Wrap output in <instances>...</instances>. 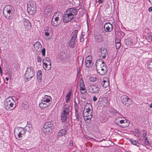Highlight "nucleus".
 I'll list each match as a JSON object with an SVG mask.
<instances>
[{
    "label": "nucleus",
    "mask_w": 152,
    "mask_h": 152,
    "mask_svg": "<svg viewBox=\"0 0 152 152\" xmlns=\"http://www.w3.org/2000/svg\"><path fill=\"white\" fill-rule=\"evenodd\" d=\"M96 71L101 75H104L107 72L108 69L105 63L102 60L99 59L96 62Z\"/></svg>",
    "instance_id": "f257e3e1"
},
{
    "label": "nucleus",
    "mask_w": 152,
    "mask_h": 152,
    "mask_svg": "<svg viewBox=\"0 0 152 152\" xmlns=\"http://www.w3.org/2000/svg\"><path fill=\"white\" fill-rule=\"evenodd\" d=\"M4 105L6 110H12L15 107V102L12 97H9L4 100Z\"/></svg>",
    "instance_id": "f03ea898"
},
{
    "label": "nucleus",
    "mask_w": 152,
    "mask_h": 152,
    "mask_svg": "<svg viewBox=\"0 0 152 152\" xmlns=\"http://www.w3.org/2000/svg\"><path fill=\"white\" fill-rule=\"evenodd\" d=\"M52 98L49 96L45 95L41 100L39 106L41 108H45L49 106L51 102Z\"/></svg>",
    "instance_id": "7ed1b4c3"
},
{
    "label": "nucleus",
    "mask_w": 152,
    "mask_h": 152,
    "mask_svg": "<svg viewBox=\"0 0 152 152\" xmlns=\"http://www.w3.org/2000/svg\"><path fill=\"white\" fill-rule=\"evenodd\" d=\"M35 73V71L32 67H28L24 74V78L26 81L30 80L34 76Z\"/></svg>",
    "instance_id": "20e7f679"
},
{
    "label": "nucleus",
    "mask_w": 152,
    "mask_h": 152,
    "mask_svg": "<svg viewBox=\"0 0 152 152\" xmlns=\"http://www.w3.org/2000/svg\"><path fill=\"white\" fill-rule=\"evenodd\" d=\"M27 11L30 15H33L36 12L37 6L36 3L33 1H29L27 4Z\"/></svg>",
    "instance_id": "39448f33"
},
{
    "label": "nucleus",
    "mask_w": 152,
    "mask_h": 152,
    "mask_svg": "<svg viewBox=\"0 0 152 152\" xmlns=\"http://www.w3.org/2000/svg\"><path fill=\"white\" fill-rule=\"evenodd\" d=\"M78 31L75 30L73 31L71 34V38L68 43V46L70 48H74L76 44L75 40L77 37Z\"/></svg>",
    "instance_id": "423d86ee"
},
{
    "label": "nucleus",
    "mask_w": 152,
    "mask_h": 152,
    "mask_svg": "<svg viewBox=\"0 0 152 152\" xmlns=\"http://www.w3.org/2000/svg\"><path fill=\"white\" fill-rule=\"evenodd\" d=\"M126 120L125 118L120 117L116 118L114 121L115 124L122 128H124L128 126V125L126 124Z\"/></svg>",
    "instance_id": "0eeeda50"
},
{
    "label": "nucleus",
    "mask_w": 152,
    "mask_h": 152,
    "mask_svg": "<svg viewBox=\"0 0 152 152\" xmlns=\"http://www.w3.org/2000/svg\"><path fill=\"white\" fill-rule=\"evenodd\" d=\"M69 111V107H64L61 116V119L62 122H65L66 120Z\"/></svg>",
    "instance_id": "6e6552de"
},
{
    "label": "nucleus",
    "mask_w": 152,
    "mask_h": 152,
    "mask_svg": "<svg viewBox=\"0 0 152 152\" xmlns=\"http://www.w3.org/2000/svg\"><path fill=\"white\" fill-rule=\"evenodd\" d=\"M62 19L61 15H58L56 16L54 14L52 19L51 24L53 26H56L61 23Z\"/></svg>",
    "instance_id": "1a4fd4ad"
},
{
    "label": "nucleus",
    "mask_w": 152,
    "mask_h": 152,
    "mask_svg": "<svg viewBox=\"0 0 152 152\" xmlns=\"http://www.w3.org/2000/svg\"><path fill=\"white\" fill-rule=\"evenodd\" d=\"M62 19L64 23H67L74 19L73 17L70 15L67 11L66 10L64 12Z\"/></svg>",
    "instance_id": "9d476101"
},
{
    "label": "nucleus",
    "mask_w": 152,
    "mask_h": 152,
    "mask_svg": "<svg viewBox=\"0 0 152 152\" xmlns=\"http://www.w3.org/2000/svg\"><path fill=\"white\" fill-rule=\"evenodd\" d=\"M122 102L127 107H129L131 104V100L126 95H123L121 97Z\"/></svg>",
    "instance_id": "9b49d317"
},
{
    "label": "nucleus",
    "mask_w": 152,
    "mask_h": 152,
    "mask_svg": "<svg viewBox=\"0 0 152 152\" xmlns=\"http://www.w3.org/2000/svg\"><path fill=\"white\" fill-rule=\"evenodd\" d=\"M100 86L92 85L88 88L89 91L92 93H96L99 90Z\"/></svg>",
    "instance_id": "f8f14e48"
},
{
    "label": "nucleus",
    "mask_w": 152,
    "mask_h": 152,
    "mask_svg": "<svg viewBox=\"0 0 152 152\" xmlns=\"http://www.w3.org/2000/svg\"><path fill=\"white\" fill-rule=\"evenodd\" d=\"M67 11L70 14L72 15V16L74 18V16L77 15V9L75 8H71L69 9H68Z\"/></svg>",
    "instance_id": "ddd939ff"
},
{
    "label": "nucleus",
    "mask_w": 152,
    "mask_h": 152,
    "mask_svg": "<svg viewBox=\"0 0 152 152\" xmlns=\"http://www.w3.org/2000/svg\"><path fill=\"white\" fill-rule=\"evenodd\" d=\"M100 52L101 55L102 56L103 58H104L106 56H108V51L106 48H102L100 49Z\"/></svg>",
    "instance_id": "4468645a"
},
{
    "label": "nucleus",
    "mask_w": 152,
    "mask_h": 152,
    "mask_svg": "<svg viewBox=\"0 0 152 152\" xmlns=\"http://www.w3.org/2000/svg\"><path fill=\"white\" fill-rule=\"evenodd\" d=\"M104 28L106 32H110L113 29V26L112 24L110 23H106L104 25Z\"/></svg>",
    "instance_id": "2eb2a0df"
},
{
    "label": "nucleus",
    "mask_w": 152,
    "mask_h": 152,
    "mask_svg": "<svg viewBox=\"0 0 152 152\" xmlns=\"http://www.w3.org/2000/svg\"><path fill=\"white\" fill-rule=\"evenodd\" d=\"M83 114L84 119L85 121L90 120L92 117L91 113L85 112L83 111Z\"/></svg>",
    "instance_id": "dca6fc26"
},
{
    "label": "nucleus",
    "mask_w": 152,
    "mask_h": 152,
    "mask_svg": "<svg viewBox=\"0 0 152 152\" xmlns=\"http://www.w3.org/2000/svg\"><path fill=\"white\" fill-rule=\"evenodd\" d=\"M23 24L27 30L31 29V24L28 20H25L23 22Z\"/></svg>",
    "instance_id": "f3484780"
},
{
    "label": "nucleus",
    "mask_w": 152,
    "mask_h": 152,
    "mask_svg": "<svg viewBox=\"0 0 152 152\" xmlns=\"http://www.w3.org/2000/svg\"><path fill=\"white\" fill-rule=\"evenodd\" d=\"M9 11L5 6L4 7L3 10V13L5 17L7 19H9L10 17L11 14L10 13Z\"/></svg>",
    "instance_id": "a211bd4d"
},
{
    "label": "nucleus",
    "mask_w": 152,
    "mask_h": 152,
    "mask_svg": "<svg viewBox=\"0 0 152 152\" xmlns=\"http://www.w3.org/2000/svg\"><path fill=\"white\" fill-rule=\"evenodd\" d=\"M44 125L45 126V128L48 127L52 130L54 128V126L53 123L51 121L46 122L45 124Z\"/></svg>",
    "instance_id": "6ab92c4d"
},
{
    "label": "nucleus",
    "mask_w": 152,
    "mask_h": 152,
    "mask_svg": "<svg viewBox=\"0 0 152 152\" xmlns=\"http://www.w3.org/2000/svg\"><path fill=\"white\" fill-rule=\"evenodd\" d=\"M35 48L34 50L36 51H39L42 48L41 43L38 42H36L33 45Z\"/></svg>",
    "instance_id": "aec40b11"
},
{
    "label": "nucleus",
    "mask_w": 152,
    "mask_h": 152,
    "mask_svg": "<svg viewBox=\"0 0 152 152\" xmlns=\"http://www.w3.org/2000/svg\"><path fill=\"white\" fill-rule=\"evenodd\" d=\"M102 86L104 88H107L109 86V80L108 78H105L104 79L102 83Z\"/></svg>",
    "instance_id": "412c9836"
},
{
    "label": "nucleus",
    "mask_w": 152,
    "mask_h": 152,
    "mask_svg": "<svg viewBox=\"0 0 152 152\" xmlns=\"http://www.w3.org/2000/svg\"><path fill=\"white\" fill-rule=\"evenodd\" d=\"M99 102H100V104L104 107L108 103L107 99V98L99 99Z\"/></svg>",
    "instance_id": "4be33fe9"
},
{
    "label": "nucleus",
    "mask_w": 152,
    "mask_h": 152,
    "mask_svg": "<svg viewBox=\"0 0 152 152\" xmlns=\"http://www.w3.org/2000/svg\"><path fill=\"white\" fill-rule=\"evenodd\" d=\"M43 66L45 70H48L51 68V62H49V63L43 62Z\"/></svg>",
    "instance_id": "5701e85b"
},
{
    "label": "nucleus",
    "mask_w": 152,
    "mask_h": 152,
    "mask_svg": "<svg viewBox=\"0 0 152 152\" xmlns=\"http://www.w3.org/2000/svg\"><path fill=\"white\" fill-rule=\"evenodd\" d=\"M7 7V9L8 10L11 15L13 14L14 13L15 10L14 7L10 5H7L5 6Z\"/></svg>",
    "instance_id": "b1692460"
},
{
    "label": "nucleus",
    "mask_w": 152,
    "mask_h": 152,
    "mask_svg": "<svg viewBox=\"0 0 152 152\" xmlns=\"http://www.w3.org/2000/svg\"><path fill=\"white\" fill-rule=\"evenodd\" d=\"M66 131L65 130L62 129L60 130L58 132L57 137L59 138L60 137H61L66 134Z\"/></svg>",
    "instance_id": "393cba45"
},
{
    "label": "nucleus",
    "mask_w": 152,
    "mask_h": 152,
    "mask_svg": "<svg viewBox=\"0 0 152 152\" xmlns=\"http://www.w3.org/2000/svg\"><path fill=\"white\" fill-rule=\"evenodd\" d=\"M92 107V105L90 104H87L85 107L84 111L85 112L90 113L91 108Z\"/></svg>",
    "instance_id": "a878e982"
},
{
    "label": "nucleus",
    "mask_w": 152,
    "mask_h": 152,
    "mask_svg": "<svg viewBox=\"0 0 152 152\" xmlns=\"http://www.w3.org/2000/svg\"><path fill=\"white\" fill-rule=\"evenodd\" d=\"M16 130V131L18 130V132L21 133V134L23 135L25 133L26 131L24 128H22L21 127H17Z\"/></svg>",
    "instance_id": "bb28decb"
},
{
    "label": "nucleus",
    "mask_w": 152,
    "mask_h": 152,
    "mask_svg": "<svg viewBox=\"0 0 152 152\" xmlns=\"http://www.w3.org/2000/svg\"><path fill=\"white\" fill-rule=\"evenodd\" d=\"M80 91H84L85 90V87L83 80L80 81Z\"/></svg>",
    "instance_id": "cd10ccee"
},
{
    "label": "nucleus",
    "mask_w": 152,
    "mask_h": 152,
    "mask_svg": "<svg viewBox=\"0 0 152 152\" xmlns=\"http://www.w3.org/2000/svg\"><path fill=\"white\" fill-rule=\"evenodd\" d=\"M125 42L127 45H133V40L130 38H128L125 40Z\"/></svg>",
    "instance_id": "c85d7f7f"
},
{
    "label": "nucleus",
    "mask_w": 152,
    "mask_h": 152,
    "mask_svg": "<svg viewBox=\"0 0 152 152\" xmlns=\"http://www.w3.org/2000/svg\"><path fill=\"white\" fill-rule=\"evenodd\" d=\"M22 107L25 110L28 109L29 107L28 102L26 101H23L22 104Z\"/></svg>",
    "instance_id": "c756f323"
},
{
    "label": "nucleus",
    "mask_w": 152,
    "mask_h": 152,
    "mask_svg": "<svg viewBox=\"0 0 152 152\" xmlns=\"http://www.w3.org/2000/svg\"><path fill=\"white\" fill-rule=\"evenodd\" d=\"M75 115L76 117V120L77 121H79L81 119V117H79V115L78 112V110L77 109V107H75Z\"/></svg>",
    "instance_id": "7c9ffc66"
},
{
    "label": "nucleus",
    "mask_w": 152,
    "mask_h": 152,
    "mask_svg": "<svg viewBox=\"0 0 152 152\" xmlns=\"http://www.w3.org/2000/svg\"><path fill=\"white\" fill-rule=\"evenodd\" d=\"M42 77V72L41 70H39L37 72V78L38 80H41Z\"/></svg>",
    "instance_id": "2f4dec72"
},
{
    "label": "nucleus",
    "mask_w": 152,
    "mask_h": 152,
    "mask_svg": "<svg viewBox=\"0 0 152 152\" xmlns=\"http://www.w3.org/2000/svg\"><path fill=\"white\" fill-rule=\"evenodd\" d=\"M86 64V67L90 68L93 65V63L92 62V61H85Z\"/></svg>",
    "instance_id": "473e14b6"
},
{
    "label": "nucleus",
    "mask_w": 152,
    "mask_h": 152,
    "mask_svg": "<svg viewBox=\"0 0 152 152\" xmlns=\"http://www.w3.org/2000/svg\"><path fill=\"white\" fill-rule=\"evenodd\" d=\"M24 128L26 131L29 132L32 129V126L31 124H28Z\"/></svg>",
    "instance_id": "72a5a7b5"
},
{
    "label": "nucleus",
    "mask_w": 152,
    "mask_h": 152,
    "mask_svg": "<svg viewBox=\"0 0 152 152\" xmlns=\"http://www.w3.org/2000/svg\"><path fill=\"white\" fill-rule=\"evenodd\" d=\"M52 8L51 6H47L46 9H45V12H47L49 13L50 15L52 13Z\"/></svg>",
    "instance_id": "f704fd0d"
},
{
    "label": "nucleus",
    "mask_w": 152,
    "mask_h": 152,
    "mask_svg": "<svg viewBox=\"0 0 152 152\" xmlns=\"http://www.w3.org/2000/svg\"><path fill=\"white\" fill-rule=\"evenodd\" d=\"M86 33L84 32H82L81 33V35L80 37V42H82L84 41V38Z\"/></svg>",
    "instance_id": "c9c22d12"
},
{
    "label": "nucleus",
    "mask_w": 152,
    "mask_h": 152,
    "mask_svg": "<svg viewBox=\"0 0 152 152\" xmlns=\"http://www.w3.org/2000/svg\"><path fill=\"white\" fill-rule=\"evenodd\" d=\"M99 119L101 122H103L105 121L107 119V118L105 115H101Z\"/></svg>",
    "instance_id": "e433bc0d"
},
{
    "label": "nucleus",
    "mask_w": 152,
    "mask_h": 152,
    "mask_svg": "<svg viewBox=\"0 0 152 152\" xmlns=\"http://www.w3.org/2000/svg\"><path fill=\"white\" fill-rule=\"evenodd\" d=\"M45 126L44 125L43 128L42 129V132L44 133H48L50 132L51 130H52L48 127L45 128Z\"/></svg>",
    "instance_id": "4c0bfd02"
},
{
    "label": "nucleus",
    "mask_w": 152,
    "mask_h": 152,
    "mask_svg": "<svg viewBox=\"0 0 152 152\" xmlns=\"http://www.w3.org/2000/svg\"><path fill=\"white\" fill-rule=\"evenodd\" d=\"M15 134L18 135V139H19V140H21V138L22 137V134H21V133H20L19 132H18V130L16 131H16H15Z\"/></svg>",
    "instance_id": "58836bf2"
},
{
    "label": "nucleus",
    "mask_w": 152,
    "mask_h": 152,
    "mask_svg": "<svg viewBox=\"0 0 152 152\" xmlns=\"http://www.w3.org/2000/svg\"><path fill=\"white\" fill-rule=\"evenodd\" d=\"M96 38L99 42H101L103 41V38L100 34H98L97 35Z\"/></svg>",
    "instance_id": "ea45409f"
},
{
    "label": "nucleus",
    "mask_w": 152,
    "mask_h": 152,
    "mask_svg": "<svg viewBox=\"0 0 152 152\" xmlns=\"http://www.w3.org/2000/svg\"><path fill=\"white\" fill-rule=\"evenodd\" d=\"M130 141L133 145H136L137 146H139L140 145L139 143H137L136 140H134L132 139H131L130 140Z\"/></svg>",
    "instance_id": "a19ab883"
},
{
    "label": "nucleus",
    "mask_w": 152,
    "mask_h": 152,
    "mask_svg": "<svg viewBox=\"0 0 152 152\" xmlns=\"http://www.w3.org/2000/svg\"><path fill=\"white\" fill-rule=\"evenodd\" d=\"M92 56H91L89 55L87 56L86 58V59L85 60V61H92Z\"/></svg>",
    "instance_id": "79ce46f5"
},
{
    "label": "nucleus",
    "mask_w": 152,
    "mask_h": 152,
    "mask_svg": "<svg viewBox=\"0 0 152 152\" xmlns=\"http://www.w3.org/2000/svg\"><path fill=\"white\" fill-rule=\"evenodd\" d=\"M115 47L117 49H118L121 46V44L120 42H117V41L115 42Z\"/></svg>",
    "instance_id": "37998d69"
},
{
    "label": "nucleus",
    "mask_w": 152,
    "mask_h": 152,
    "mask_svg": "<svg viewBox=\"0 0 152 152\" xmlns=\"http://www.w3.org/2000/svg\"><path fill=\"white\" fill-rule=\"evenodd\" d=\"M43 61L47 62V63H49V62H51L50 58L47 57H45L43 59Z\"/></svg>",
    "instance_id": "c03bdc74"
},
{
    "label": "nucleus",
    "mask_w": 152,
    "mask_h": 152,
    "mask_svg": "<svg viewBox=\"0 0 152 152\" xmlns=\"http://www.w3.org/2000/svg\"><path fill=\"white\" fill-rule=\"evenodd\" d=\"M145 139V144L146 145H148L149 144V142L148 141V140L147 138V137H145V138H144Z\"/></svg>",
    "instance_id": "a18cd8bd"
},
{
    "label": "nucleus",
    "mask_w": 152,
    "mask_h": 152,
    "mask_svg": "<svg viewBox=\"0 0 152 152\" xmlns=\"http://www.w3.org/2000/svg\"><path fill=\"white\" fill-rule=\"evenodd\" d=\"M148 67L149 69H152V60L149 62Z\"/></svg>",
    "instance_id": "49530a36"
},
{
    "label": "nucleus",
    "mask_w": 152,
    "mask_h": 152,
    "mask_svg": "<svg viewBox=\"0 0 152 152\" xmlns=\"http://www.w3.org/2000/svg\"><path fill=\"white\" fill-rule=\"evenodd\" d=\"M44 32H51V31L49 30V28L48 27H46L44 28Z\"/></svg>",
    "instance_id": "de8ad7c7"
},
{
    "label": "nucleus",
    "mask_w": 152,
    "mask_h": 152,
    "mask_svg": "<svg viewBox=\"0 0 152 152\" xmlns=\"http://www.w3.org/2000/svg\"><path fill=\"white\" fill-rule=\"evenodd\" d=\"M90 80L92 82H94L96 80V79L95 77H91L90 78Z\"/></svg>",
    "instance_id": "09e8293b"
},
{
    "label": "nucleus",
    "mask_w": 152,
    "mask_h": 152,
    "mask_svg": "<svg viewBox=\"0 0 152 152\" xmlns=\"http://www.w3.org/2000/svg\"><path fill=\"white\" fill-rule=\"evenodd\" d=\"M42 55L43 56H45V49L44 48H43L42 50Z\"/></svg>",
    "instance_id": "8fccbe9b"
},
{
    "label": "nucleus",
    "mask_w": 152,
    "mask_h": 152,
    "mask_svg": "<svg viewBox=\"0 0 152 152\" xmlns=\"http://www.w3.org/2000/svg\"><path fill=\"white\" fill-rule=\"evenodd\" d=\"M37 60L38 62H41L42 61V59L41 57L39 56H37Z\"/></svg>",
    "instance_id": "3c124183"
},
{
    "label": "nucleus",
    "mask_w": 152,
    "mask_h": 152,
    "mask_svg": "<svg viewBox=\"0 0 152 152\" xmlns=\"http://www.w3.org/2000/svg\"><path fill=\"white\" fill-rule=\"evenodd\" d=\"M64 56L63 55H61V54L59 56V58L61 60H62L64 59Z\"/></svg>",
    "instance_id": "603ef678"
},
{
    "label": "nucleus",
    "mask_w": 152,
    "mask_h": 152,
    "mask_svg": "<svg viewBox=\"0 0 152 152\" xmlns=\"http://www.w3.org/2000/svg\"><path fill=\"white\" fill-rule=\"evenodd\" d=\"M71 95V91H69L67 93L66 97L70 98Z\"/></svg>",
    "instance_id": "864d4df0"
},
{
    "label": "nucleus",
    "mask_w": 152,
    "mask_h": 152,
    "mask_svg": "<svg viewBox=\"0 0 152 152\" xmlns=\"http://www.w3.org/2000/svg\"><path fill=\"white\" fill-rule=\"evenodd\" d=\"M70 97H66V103L70 101Z\"/></svg>",
    "instance_id": "5fc2aeb1"
},
{
    "label": "nucleus",
    "mask_w": 152,
    "mask_h": 152,
    "mask_svg": "<svg viewBox=\"0 0 152 152\" xmlns=\"http://www.w3.org/2000/svg\"><path fill=\"white\" fill-rule=\"evenodd\" d=\"M143 133L142 134V136L144 137V138H145V137H146V132L145 131L143 130Z\"/></svg>",
    "instance_id": "6e6d98bb"
},
{
    "label": "nucleus",
    "mask_w": 152,
    "mask_h": 152,
    "mask_svg": "<svg viewBox=\"0 0 152 152\" xmlns=\"http://www.w3.org/2000/svg\"><path fill=\"white\" fill-rule=\"evenodd\" d=\"M44 33H45V35L46 36H49L50 35V34L51 33V32H44Z\"/></svg>",
    "instance_id": "4d7b16f0"
},
{
    "label": "nucleus",
    "mask_w": 152,
    "mask_h": 152,
    "mask_svg": "<svg viewBox=\"0 0 152 152\" xmlns=\"http://www.w3.org/2000/svg\"><path fill=\"white\" fill-rule=\"evenodd\" d=\"M135 133H136V134L137 135H139L140 133V132H139L138 129H137L135 130Z\"/></svg>",
    "instance_id": "13d9d810"
},
{
    "label": "nucleus",
    "mask_w": 152,
    "mask_h": 152,
    "mask_svg": "<svg viewBox=\"0 0 152 152\" xmlns=\"http://www.w3.org/2000/svg\"><path fill=\"white\" fill-rule=\"evenodd\" d=\"M97 100V98L96 97L94 96L93 97V101L94 102H96Z\"/></svg>",
    "instance_id": "bf43d9fd"
},
{
    "label": "nucleus",
    "mask_w": 152,
    "mask_h": 152,
    "mask_svg": "<svg viewBox=\"0 0 152 152\" xmlns=\"http://www.w3.org/2000/svg\"><path fill=\"white\" fill-rule=\"evenodd\" d=\"M45 39H46L47 40H50L51 39V37H46L45 38Z\"/></svg>",
    "instance_id": "052dcab7"
},
{
    "label": "nucleus",
    "mask_w": 152,
    "mask_h": 152,
    "mask_svg": "<svg viewBox=\"0 0 152 152\" xmlns=\"http://www.w3.org/2000/svg\"><path fill=\"white\" fill-rule=\"evenodd\" d=\"M148 10L149 12H152V7H149L148 9Z\"/></svg>",
    "instance_id": "680f3d73"
},
{
    "label": "nucleus",
    "mask_w": 152,
    "mask_h": 152,
    "mask_svg": "<svg viewBox=\"0 0 152 152\" xmlns=\"http://www.w3.org/2000/svg\"><path fill=\"white\" fill-rule=\"evenodd\" d=\"M75 107H77V109L78 110V106L77 105V104L76 102H75Z\"/></svg>",
    "instance_id": "e2e57ef3"
},
{
    "label": "nucleus",
    "mask_w": 152,
    "mask_h": 152,
    "mask_svg": "<svg viewBox=\"0 0 152 152\" xmlns=\"http://www.w3.org/2000/svg\"><path fill=\"white\" fill-rule=\"evenodd\" d=\"M103 0H99L98 2L99 4H101L103 2Z\"/></svg>",
    "instance_id": "0e129e2a"
},
{
    "label": "nucleus",
    "mask_w": 152,
    "mask_h": 152,
    "mask_svg": "<svg viewBox=\"0 0 152 152\" xmlns=\"http://www.w3.org/2000/svg\"><path fill=\"white\" fill-rule=\"evenodd\" d=\"M149 2L151 3V4L152 5V0H148Z\"/></svg>",
    "instance_id": "69168bd1"
},
{
    "label": "nucleus",
    "mask_w": 152,
    "mask_h": 152,
    "mask_svg": "<svg viewBox=\"0 0 152 152\" xmlns=\"http://www.w3.org/2000/svg\"><path fill=\"white\" fill-rule=\"evenodd\" d=\"M150 108H152V103L150 105Z\"/></svg>",
    "instance_id": "338daca9"
},
{
    "label": "nucleus",
    "mask_w": 152,
    "mask_h": 152,
    "mask_svg": "<svg viewBox=\"0 0 152 152\" xmlns=\"http://www.w3.org/2000/svg\"><path fill=\"white\" fill-rule=\"evenodd\" d=\"M81 94H84L86 92V91H84V92H81Z\"/></svg>",
    "instance_id": "774afa93"
}]
</instances>
